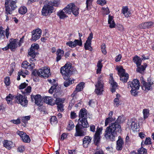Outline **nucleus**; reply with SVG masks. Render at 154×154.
I'll return each instance as SVG.
<instances>
[{
    "mask_svg": "<svg viewBox=\"0 0 154 154\" xmlns=\"http://www.w3.org/2000/svg\"><path fill=\"white\" fill-rule=\"evenodd\" d=\"M117 70L120 80L123 82H126L128 79L129 76L128 74L125 72V69L122 66H120L117 68Z\"/></svg>",
    "mask_w": 154,
    "mask_h": 154,
    "instance_id": "7",
    "label": "nucleus"
},
{
    "mask_svg": "<svg viewBox=\"0 0 154 154\" xmlns=\"http://www.w3.org/2000/svg\"><path fill=\"white\" fill-rule=\"evenodd\" d=\"M79 121V124L77 125H80V127L84 128L89 127V124L87 118H83V119H80Z\"/></svg>",
    "mask_w": 154,
    "mask_h": 154,
    "instance_id": "20",
    "label": "nucleus"
},
{
    "mask_svg": "<svg viewBox=\"0 0 154 154\" xmlns=\"http://www.w3.org/2000/svg\"><path fill=\"white\" fill-rule=\"evenodd\" d=\"M115 118L114 117H112V118H110L109 119H108L107 121V118L105 120V126H106L109 123H111L112 121H113L114 120H115Z\"/></svg>",
    "mask_w": 154,
    "mask_h": 154,
    "instance_id": "50",
    "label": "nucleus"
},
{
    "mask_svg": "<svg viewBox=\"0 0 154 154\" xmlns=\"http://www.w3.org/2000/svg\"><path fill=\"white\" fill-rule=\"evenodd\" d=\"M138 154H147L146 149L141 147L138 150Z\"/></svg>",
    "mask_w": 154,
    "mask_h": 154,
    "instance_id": "48",
    "label": "nucleus"
},
{
    "mask_svg": "<svg viewBox=\"0 0 154 154\" xmlns=\"http://www.w3.org/2000/svg\"><path fill=\"white\" fill-rule=\"evenodd\" d=\"M9 45L11 51H14L18 46V40L17 39H11L9 41Z\"/></svg>",
    "mask_w": 154,
    "mask_h": 154,
    "instance_id": "16",
    "label": "nucleus"
},
{
    "mask_svg": "<svg viewBox=\"0 0 154 154\" xmlns=\"http://www.w3.org/2000/svg\"><path fill=\"white\" fill-rule=\"evenodd\" d=\"M6 13L11 14L17 7L16 2L12 0H6L5 2Z\"/></svg>",
    "mask_w": 154,
    "mask_h": 154,
    "instance_id": "5",
    "label": "nucleus"
},
{
    "mask_svg": "<svg viewBox=\"0 0 154 154\" xmlns=\"http://www.w3.org/2000/svg\"><path fill=\"white\" fill-rule=\"evenodd\" d=\"M17 134L22 139V138L24 136L26 135V133H25L23 131H17Z\"/></svg>",
    "mask_w": 154,
    "mask_h": 154,
    "instance_id": "56",
    "label": "nucleus"
},
{
    "mask_svg": "<svg viewBox=\"0 0 154 154\" xmlns=\"http://www.w3.org/2000/svg\"><path fill=\"white\" fill-rule=\"evenodd\" d=\"M97 3L98 4L103 6L106 4V2L105 0H97Z\"/></svg>",
    "mask_w": 154,
    "mask_h": 154,
    "instance_id": "58",
    "label": "nucleus"
},
{
    "mask_svg": "<svg viewBox=\"0 0 154 154\" xmlns=\"http://www.w3.org/2000/svg\"><path fill=\"white\" fill-rule=\"evenodd\" d=\"M44 101L45 103L51 105L55 104L54 100L50 97H46L44 98Z\"/></svg>",
    "mask_w": 154,
    "mask_h": 154,
    "instance_id": "26",
    "label": "nucleus"
},
{
    "mask_svg": "<svg viewBox=\"0 0 154 154\" xmlns=\"http://www.w3.org/2000/svg\"><path fill=\"white\" fill-rule=\"evenodd\" d=\"M108 23L109 24V27L111 28L115 27L116 24L113 19V17L110 15L109 16L108 20Z\"/></svg>",
    "mask_w": 154,
    "mask_h": 154,
    "instance_id": "32",
    "label": "nucleus"
},
{
    "mask_svg": "<svg viewBox=\"0 0 154 154\" xmlns=\"http://www.w3.org/2000/svg\"><path fill=\"white\" fill-rule=\"evenodd\" d=\"M11 122L14 124H17L20 123V120L19 119H17L16 120H12L11 121Z\"/></svg>",
    "mask_w": 154,
    "mask_h": 154,
    "instance_id": "63",
    "label": "nucleus"
},
{
    "mask_svg": "<svg viewBox=\"0 0 154 154\" xmlns=\"http://www.w3.org/2000/svg\"><path fill=\"white\" fill-rule=\"evenodd\" d=\"M122 12L124 14L125 17H130L131 13L129 10L127 6H123L122 9Z\"/></svg>",
    "mask_w": 154,
    "mask_h": 154,
    "instance_id": "23",
    "label": "nucleus"
},
{
    "mask_svg": "<svg viewBox=\"0 0 154 154\" xmlns=\"http://www.w3.org/2000/svg\"><path fill=\"white\" fill-rule=\"evenodd\" d=\"M57 118L55 116H52L51 119V124L57 122Z\"/></svg>",
    "mask_w": 154,
    "mask_h": 154,
    "instance_id": "62",
    "label": "nucleus"
},
{
    "mask_svg": "<svg viewBox=\"0 0 154 154\" xmlns=\"http://www.w3.org/2000/svg\"><path fill=\"white\" fill-rule=\"evenodd\" d=\"M66 14H67V13H66V9L64 8L62 11H59L57 14L60 19H64L67 17V16L66 15Z\"/></svg>",
    "mask_w": 154,
    "mask_h": 154,
    "instance_id": "28",
    "label": "nucleus"
},
{
    "mask_svg": "<svg viewBox=\"0 0 154 154\" xmlns=\"http://www.w3.org/2000/svg\"><path fill=\"white\" fill-rule=\"evenodd\" d=\"M104 136L106 139L113 141L115 140L117 134L107 127L106 129Z\"/></svg>",
    "mask_w": 154,
    "mask_h": 154,
    "instance_id": "9",
    "label": "nucleus"
},
{
    "mask_svg": "<svg viewBox=\"0 0 154 154\" xmlns=\"http://www.w3.org/2000/svg\"><path fill=\"white\" fill-rule=\"evenodd\" d=\"M14 97L11 94H9L6 98V100L7 101L8 104H11V100L13 99Z\"/></svg>",
    "mask_w": 154,
    "mask_h": 154,
    "instance_id": "46",
    "label": "nucleus"
},
{
    "mask_svg": "<svg viewBox=\"0 0 154 154\" xmlns=\"http://www.w3.org/2000/svg\"><path fill=\"white\" fill-rule=\"evenodd\" d=\"M93 0H87L86 1V8L88 10L89 9V7H90L91 3Z\"/></svg>",
    "mask_w": 154,
    "mask_h": 154,
    "instance_id": "54",
    "label": "nucleus"
},
{
    "mask_svg": "<svg viewBox=\"0 0 154 154\" xmlns=\"http://www.w3.org/2000/svg\"><path fill=\"white\" fill-rule=\"evenodd\" d=\"M143 118L144 119H145L149 115V110L147 109H144L143 110Z\"/></svg>",
    "mask_w": 154,
    "mask_h": 154,
    "instance_id": "45",
    "label": "nucleus"
},
{
    "mask_svg": "<svg viewBox=\"0 0 154 154\" xmlns=\"http://www.w3.org/2000/svg\"><path fill=\"white\" fill-rule=\"evenodd\" d=\"M75 5L74 3H71L64 8L65 9H66V13L68 14H70Z\"/></svg>",
    "mask_w": 154,
    "mask_h": 154,
    "instance_id": "29",
    "label": "nucleus"
},
{
    "mask_svg": "<svg viewBox=\"0 0 154 154\" xmlns=\"http://www.w3.org/2000/svg\"><path fill=\"white\" fill-rule=\"evenodd\" d=\"M154 27V23L152 21H149L140 23L138 26L139 28L147 29Z\"/></svg>",
    "mask_w": 154,
    "mask_h": 154,
    "instance_id": "15",
    "label": "nucleus"
},
{
    "mask_svg": "<svg viewBox=\"0 0 154 154\" xmlns=\"http://www.w3.org/2000/svg\"><path fill=\"white\" fill-rule=\"evenodd\" d=\"M53 7L50 5L49 3L48 4L45 5L42 10V13L44 16H47L53 12Z\"/></svg>",
    "mask_w": 154,
    "mask_h": 154,
    "instance_id": "10",
    "label": "nucleus"
},
{
    "mask_svg": "<svg viewBox=\"0 0 154 154\" xmlns=\"http://www.w3.org/2000/svg\"><path fill=\"white\" fill-rule=\"evenodd\" d=\"M104 78L103 75L101 74L97 78L95 84V92L97 95H101L104 91Z\"/></svg>",
    "mask_w": 154,
    "mask_h": 154,
    "instance_id": "3",
    "label": "nucleus"
},
{
    "mask_svg": "<svg viewBox=\"0 0 154 154\" xmlns=\"http://www.w3.org/2000/svg\"><path fill=\"white\" fill-rule=\"evenodd\" d=\"M133 61L136 65L137 67L140 66L142 60L137 56L134 57L133 58Z\"/></svg>",
    "mask_w": 154,
    "mask_h": 154,
    "instance_id": "34",
    "label": "nucleus"
},
{
    "mask_svg": "<svg viewBox=\"0 0 154 154\" xmlns=\"http://www.w3.org/2000/svg\"><path fill=\"white\" fill-rule=\"evenodd\" d=\"M102 60H99L97 64V74L100 73L101 70V69L103 66V65L101 63Z\"/></svg>",
    "mask_w": 154,
    "mask_h": 154,
    "instance_id": "35",
    "label": "nucleus"
},
{
    "mask_svg": "<svg viewBox=\"0 0 154 154\" xmlns=\"http://www.w3.org/2000/svg\"><path fill=\"white\" fill-rule=\"evenodd\" d=\"M41 34V29H37L34 30L32 32V36L31 40L32 41H36L40 38Z\"/></svg>",
    "mask_w": 154,
    "mask_h": 154,
    "instance_id": "12",
    "label": "nucleus"
},
{
    "mask_svg": "<svg viewBox=\"0 0 154 154\" xmlns=\"http://www.w3.org/2000/svg\"><path fill=\"white\" fill-rule=\"evenodd\" d=\"M72 64L68 62L60 68V72L64 79H67L70 77V75L73 72Z\"/></svg>",
    "mask_w": 154,
    "mask_h": 154,
    "instance_id": "1",
    "label": "nucleus"
},
{
    "mask_svg": "<svg viewBox=\"0 0 154 154\" xmlns=\"http://www.w3.org/2000/svg\"><path fill=\"white\" fill-rule=\"evenodd\" d=\"M87 111L85 109H83L80 110L79 114V121L83 118H87Z\"/></svg>",
    "mask_w": 154,
    "mask_h": 154,
    "instance_id": "24",
    "label": "nucleus"
},
{
    "mask_svg": "<svg viewBox=\"0 0 154 154\" xmlns=\"http://www.w3.org/2000/svg\"><path fill=\"white\" fill-rule=\"evenodd\" d=\"M27 85L28 84L25 82L22 83L19 86V89H23L25 88Z\"/></svg>",
    "mask_w": 154,
    "mask_h": 154,
    "instance_id": "61",
    "label": "nucleus"
},
{
    "mask_svg": "<svg viewBox=\"0 0 154 154\" xmlns=\"http://www.w3.org/2000/svg\"><path fill=\"white\" fill-rule=\"evenodd\" d=\"M31 61L30 62L31 63H29L26 61L23 62L22 64V67L26 69L32 70L34 68L35 65L34 63H32Z\"/></svg>",
    "mask_w": 154,
    "mask_h": 154,
    "instance_id": "18",
    "label": "nucleus"
},
{
    "mask_svg": "<svg viewBox=\"0 0 154 154\" xmlns=\"http://www.w3.org/2000/svg\"><path fill=\"white\" fill-rule=\"evenodd\" d=\"M5 83L7 86H9L10 84V80L9 77H6L5 79Z\"/></svg>",
    "mask_w": 154,
    "mask_h": 154,
    "instance_id": "55",
    "label": "nucleus"
},
{
    "mask_svg": "<svg viewBox=\"0 0 154 154\" xmlns=\"http://www.w3.org/2000/svg\"><path fill=\"white\" fill-rule=\"evenodd\" d=\"M57 55L56 61L58 62L60 60L62 57L63 56L64 54V51L63 50L61 49H58L56 52Z\"/></svg>",
    "mask_w": 154,
    "mask_h": 154,
    "instance_id": "25",
    "label": "nucleus"
},
{
    "mask_svg": "<svg viewBox=\"0 0 154 154\" xmlns=\"http://www.w3.org/2000/svg\"><path fill=\"white\" fill-rule=\"evenodd\" d=\"M85 83L84 82H81L79 84L76 86L75 91L73 92L72 95L74 96L78 92L80 91L83 89L85 86Z\"/></svg>",
    "mask_w": 154,
    "mask_h": 154,
    "instance_id": "19",
    "label": "nucleus"
},
{
    "mask_svg": "<svg viewBox=\"0 0 154 154\" xmlns=\"http://www.w3.org/2000/svg\"><path fill=\"white\" fill-rule=\"evenodd\" d=\"M79 8L75 5L72 12L75 16H77L79 14Z\"/></svg>",
    "mask_w": 154,
    "mask_h": 154,
    "instance_id": "44",
    "label": "nucleus"
},
{
    "mask_svg": "<svg viewBox=\"0 0 154 154\" xmlns=\"http://www.w3.org/2000/svg\"><path fill=\"white\" fill-rule=\"evenodd\" d=\"M93 34L92 33L89 34V35L88 38L85 44L84 47L86 50H89L91 51L92 48L91 47V41L93 38Z\"/></svg>",
    "mask_w": 154,
    "mask_h": 154,
    "instance_id": "14",
    "label": "nucleus"
},
{
    "mask_svg": "<svg viewBox=\"0 0 154 154\" xmlns=\"http://www.w3.org/2000/svg\"><path fill=\"white\" fill-rule=\"evenodd\" d=\"M108 127L116 134L117 132L120 133L121 131V126L116 122L111 123Z\"/></svg>",
    "mask_w": 154,
    "mask_h": 154,
    "instance_id": "13",
    "label": "nucleus"
},
{
    "mask_svg": "<svg viewBox=\"0 0 154 154\" xmlns=\"http://www.w3.org/2000/svg\"><path fill=\"white\" fill-rule=\"evenodd\" d=\"M76 131L74 135L75 137L83 136L86 134V130L85 128L80 127V125L75 126Z\"/></svg>",
    "mask_w": 154,
    "mask_h": 154,
    "instance_id": "11",
    "label": "nucleus"
},
{
    "mask_svg": "<svg viewBox=\"0 0 154 154\" xmlns=\"http://www.w3.org/2000/svg\"><path fill=\"white\" fill-rule=\"evenodd\" d=\"M50 68L45 67L39 69L37 71L33 72V73L35 76H38L42 78H48L51 75Z\"/></svg>",
    "mask_w": 154,
    "mask_h": 154,
    "instance_id": "4",
    "label": "nucleus"
},
{
    "mask_svg": "<svg viewBox=\"0 0 154 154\" xmlns=\"http://www.w3.org/2000/svg\"><path fill=\"white\" fill-rule=\"evenodd\" d=\"M48 81L53 85H55H55H57L56 81L54 79H48Z\"/></svg>",
    "mask_w": 154,
    "mask_h": 154,
    "instance_id": "60",
    "label": "nucleus"
},
{
    "mask_svg": "<svg viewBox=\"0 0 154 154\" xmlns=\"http://www.w3.org/2000/svg\"><path fill=\"white\" fill-rule=\"evenodd\" d=\"M92 138L88 136H86L83 139V145L84 147H87L91 142Z\"/></svg>",
    "mask_w": 154,
    "mask_h": 154,
    "instance_id": "22",
    "label": "nucleus"
},
{
    "mask_svg": "<svg viewBox=\"0 0 154 154\" xmlns=\"http://www.w3.org/2000/svg\"><path fill=\"white\" fill-rule=\"evenodd\" d=\"M39 48V46L37 44H33L31 45L30 48L33 49L34 50H38Z\"/></svg>",
    "mask_w": 154,
    "mask_h": 154,
    "instance_id": "57",
    "label": "nucleus"
},
{
    "mask_svg": "<svg viewBox=\"0 0 154 154\" xmlns=\"http://www.w3.org/2000/svg\"><path fill=\"white\" fill-rule=\"evenodd\" d=\"M103 128H102L97 127L96 133L94 135V140L96 143H97L100 139V135L102 134Z\"/></svg>",
    "mask_w": 154,
    "mask_h": 154,
    "instance_id": "17",
    "label": "nucleus"
},
{
    "mask_svg": "<svg viewBox=\"0 0 154 154\" xmlns=\"http://www.w3.org/2000/svg\"><path fill=\"white\" fill-rule=\"evenodd\" d=\"M131 129L133 131H135L137 128V125L135 122H132L131 125Z\"/></svg>",
    "mask_w": 154,
    "mask_h": 154,
    "instance_id": "49",
    "label": "nucleus"
},
{
    "mask_svg": "<svg viewBox=\"0 0 154 154\" xmlns=\"http://www.w3.org/2000/svg\"><path fill=\"white\" fill-rule=\"evenodd\" d=\"M14 101L16 103L20 104L23 106H26L28 103L26 97L20 94H17L14 97Z\"/></svg>",
    "mask_w": 154,
    "mask_h": 154,
    "instance_id": "8",
    "label": "nucleus"
},
{
    "mask_svg": "<svg viewBox=\"0 0 154 154\" xmlns=\"http://www.w3.org/2000/svg\"><path fill=\"white\" fill-rule=\"evenodd\" d=\"M75 125L73 122L71 120L69 121L67 127V130L70 131L74 127Z\"/></svg>",
    "mask_w": 154,
    "mask_h": 154,
    "instance_id": "39",
    "label": "nucleus"
},
{
    "mask_svg": "<svg viewBox=\"0 0 154 154\" xmlns=\"http://www.w3.org/2000/svg\"><path fill=\"white\" fill-rule=\"evenodd\" d=\"M140 82L137 79H134L132 81H129L128 83V88L131 89L130 92L132 95L136 96L137 94V91L140 88Z\"/></svg>",
    "mask_w": 154,
    "mask_h": 154,
    "instance_id": "2",
    "label": "nucleus"
},
{
    "mask_svg": "<svg viewBox=\"0 0 154 154\" xmlns=\"http://www.w3.org/2000/svg\"><path fill=\"white\" fill-rule=\"evenodd\" d=\"M57 85H52L49 90V92L50 94H52Z\"/></svg>",
    "mask_w": 154,
    "mask_h": 154,
    "instance_id": "64",
    "label": "nucleus"
},
{
    "mask_svg": "<svg viewBox=\"0 0 154 154\" xmlns=\"http://www.w3.org/2000/svg\"><path fill=\"white\" fill-rule=\"evenodd\" d=\"M66 44L67 45L71 48H75L74 41H69L66 43Z\"/></svg>",
    "mask_w": 154,
    "mask_h": 154,
    "instance_id": "53",
    "label": "nucleus"
},
{
    "mask_svg": "<svg viewBox=\"0 0 154 154\" xmlns=\"http://www.w3.org/2000/svg\"><path fill=\"white\" fill-rule=\"evenodd\" d=\"M106 45L105 44H103L101 46V49L102 52L104 54H106V51L105 49Z\"/></svg>",
    "mask_w": 154,
    "mask_h": 154,
    "instance_id": "59",
    "label": "nucleus"
},
{
    "mask_svg": "<svg viewBox=\"0 0 154 154\" xmlns=\"http://www.w3.org/2000/svg\"><path fill=\"white\" fill-rule=\"evenodd\" d=\"M74 47H75L77 46H81L82 45V43L81 38H80V39H75L74 41Z\"/></svg>",
    "mask_w": 154,
    "mask_h": 154,
    "instance_id": "40",
    "label": "nucleus"
},
{
    "mask_svg": "<svg viewBox=\"0 0 154 154\" xmlns=\"http://www.w3.org/2000/svg\"><path fill=\"white\" fill-rule=\"evenodd\" d=\"M66 80L64 83V85L66 87H68L69 85L72 84L74 82V80H72L71 79H70L69 78Z\"/></svg>",
    "mask_w": 154,
    "mask_h": 154,
    "instance_id": "37",
    "label": "nucleus"
},
{
    "mask_svg": "<svg viewBox=\"0 0 154 154\" xmlns=\"http://www.w3.org/2000/svg\"><path fill=\"white\" fill-rule=\"evenodd\" d=\"M124 121V119L123 116H119L117 118L116 122L118 123H122Z\"/></svg>",
    "mask_w": 154,
    "mask_h": 154,
    "instance_id": "52",
    "label": "nucleus"
},
{
    "mask_svg": "<svg viewBox=\"0 0 154 154\" xmlns=\"http://www.w3.org/2000/svg\"><path fill=\"white\" fill-rule=\"evenodd\" d=\"M23 141L25 143H29L30 141V139L29 136L26 134V135L24 136L22 138Z\"/></svg>",
    "mask_w": 154,
    "mask_h": 154,
    "instance_id": "47",
    "label": "nucleus"
},
{
    "mask_svg": "<svg viewBox=\"0 0 154 154\" xmlns=\"http://www.w3.org/2000/svg\"><path fill=\"white\" fill-rule=\"evenodd\" d=\"M118 138L119 139L116 142V149L118 150H120L122 149L124 142L120 136H119Z\"/></svg>",
    "mask_w": 154,
    "mask_h": 154,
    "instance_id": "21",
    "label": "nucleus"
},
{
    "mask_svg": "<svg viewBox=\"0 0 154 154\" xmlns=\"http://www.w3.org/2000/svg\"><path fill=\"white\" fill-rule=\"evenodd\" d=\"M19 13L21 14H23L26 13L27 11V8L24 6L21 7L18 10Z\"/></svg>",
    "mask_w": 154,
    "mask_h": 154,
    "instance_id": "43",
    "label": "nucleus"
},
{
    "mask_svg": "<svg viewBox=\"0 0 154 154\" xmlns=\"http://www.w3.org/2000/svg\"><path fill=\"white\" fill-rule=\"evenodd\" d=\"M2 143L4 146L8 149H10L12 147L13 143L11 141L5 140Z\"/></svg>",
    "mask_w": 154,
    "mask_h": 154,
    "instance_id": "27",
    "label": "nucleus"
},
{
    "mask_svg": "<svg viewBox=\"0 0 154 154\" xmlns=\"http://www.w3.org/2000/svg\"><path fill=\"white\" fill-rule=\"evenodd\" d=\"M146 66L147 64L145 63L144 66L141 65L140 67L138 66L137 69V71L140 73H143L145 70Z\"/></svg>",
    "mask_w": 154,
    "mask_h": 154,
    "instance_id": "36",
    "label": "nucleus"
},
{
    "mask_svg": "<svg viewBox=\"0 0 154 154\" xmlns=\"http://www.w3.org/2000/svg\"><path fill=\"white\" fill-rule=\"evenodd\" d=\"M31 87L30 86H28L24 91H21L24 94L26 95L29 94L31 92Z\"/></svg>",
    "mask_w": 154,
    "mask_h": 154,
    "instance_id": "42",
    "label": "nucleus"
},
{
    "mask_svg": "<svg viewBox=\"0 0 154 154\" xmlns=\"http://www.w3.org/2000/svg\"><path fill=\"white\" fill-rule=\"evenodd\" d=\"M64 100V98H57L55 101V104H56L57 105L62 104L63 103Z\"/></svg>",
    "mask_w": 154,
    "mask_h": 154,
    "instance_id": "41",
    "label": "nucleus"
},
{
    "mask_svg": "<svg viewBox=\"0 0 154 154\" xmlns=\"http://www.w3.org/2000/svg\"><path fill=\"white\" fill-rule=\"evenodd\" d=\"M151 139L149 137H146L144 141L143 140L141 142V145L143 146L144 145H148L151 144Z\"/></svg>",
    "mask_w": 154,
    "mask_h": 154,
    "instance_id": "38",
    "label": "nucleus"
},
{
    "mask_svg": "<svg viewBox=\"0 0 154 154\" xmlns=\"http://www.w3.org/2000/svg\"><path fill=\"white\" fill-rule=\"evenodd\" d=\"M28 54L30 56L32 57L30 59V61H32L33 62L35 61L36 59H34L35 56V51L33 49L30 48V51H29Z\"/></svg>",
    "mask_w": 154,
    "mask_h": 154,
    "instance_id": "31",
    "label": "nucleus"
},
{
    "mask_svg": "<svg viewBox=\"0 0 154 154\" xmlns=\"http://www.w3.org/2000/svg\"><path fill=\"white\" fill-rule=\"evenodd\" d=\"M30 119V116H24L21 117V121L24 123L27 122V121L29 120Z\"/></svg>",
    "mask_w": 154,
    "mask_h": 154,
    "instance_id": "51",
    "label": "nucleus"
},
{
    "mask_svg": "<svg viewBox=\"0 0 154 154\" xmlns=\"http://www.w3.org/2000/svg\"><path fill=\"white\" fill-rule=\"evenodd\" d=\"M35 100V103L37 105L40 106L41 105V102L42 101V97L39 94L35 96L34 97Z\"/></svg>",
    "mask_w": 154,
    "mask_h": 154,
    "instance_id": "30",
    "label": "nucleus"
},
{
    "mask_svg": "<svg viewBox=\"0 0 154 154\" xmlns=\"http://www.w3.org/2000/svg\"><path fill=\"white\" fill-rule=\"evenodd\" d=\"M142 88L143 90L147 91L152 90L154 87L153 82L150 79H148L147 82H146L143 77L141 78Z\"/></svg>",
    "mask_w": 154,
    "mask_h": 154,
    "instance_id": "6",
    "label": "nucleus"
},
{
    "mask_svg": "<svg viewBox=\"0 0 154 154\" xmlns=\"http://www.w3.org/2000/svg\"><path fill=\"white\" fill-rule=\"evenodd\" d=\"M112 85V88L111 89V91L112 93L116 91V88L117 86V83L115 82L113 79L111 78L110 80V83Z\"/></svg>",
    "mask_w": 154,
    "mask_h": 154,
    "instance_id": "33",
    "label": "nucleus"
}]
</instances>
